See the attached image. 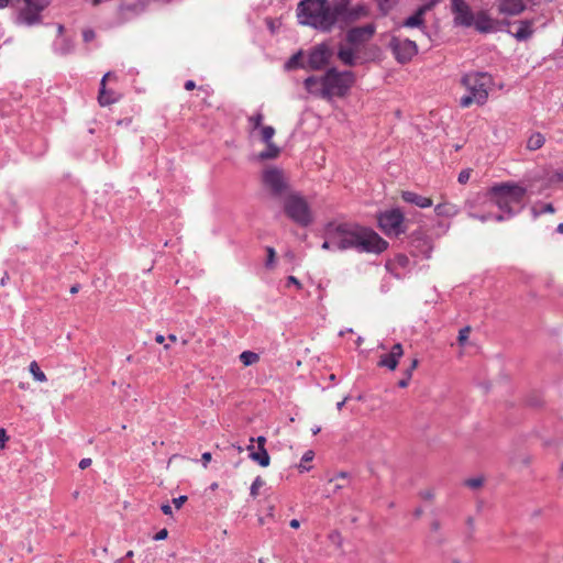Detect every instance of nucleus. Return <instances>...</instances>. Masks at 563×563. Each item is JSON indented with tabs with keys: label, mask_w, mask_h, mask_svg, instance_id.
I'll return each mask as SVG.
<instances>
[{
	"label": "nucleus",
	"mask_w": 563,
	"mask_h": 563,
	"mask_svg": "<svg viewBox=\"0 0 563 563\" xmlns=\"http://www.w3.org/2000/svg\"><path fill=\"white\" fill-rule=\"evenodd\" d=\"M323 250L345 251L354 249L358 252L379 254L388 247V242L374 230L347 223H329L324 230Z\"/></svg>",
	"instance_id": "1"
},
{
	"label": "nucleus",
	"mask_w": 563,
	"mask_h": 563,
	"mask_svg": "<svg viewBox=\"0 0 563 563\" xmlns=\"http://www.w3.org/2000/svg\"><path fill=\"white\" fill-rule=\"evenodd\" d=\"M263 188L283 203L288 219L299 227L307 228L313 222V212L308 200L292 189L287 178H263Z\"/></svg>",
	"instance_id": "2"
},
{
	"label": "nucleus",
	"mask_w": 563,
	"mask_h": 563,
	"mask_svg": "<svg viewBox=\"0 0 563 563\" xmlns=\"http://www.w3.org/2000/svg\"><path fill=\"white\" fill-rule=\"evenodd\" d=\"M345 0H302L297 7L299 23L318 31L329 32L340 21V14L345 10Z\"/></svg>",
	"instance_id": "3"
},
{
	"label": "nucleus",
	"mask_w": 563,
	"mask_h": 563,
	"mask_svg": "<svg viewBox=\"0 0 563 563\" xmlns=\"http://www.w3.org/2000/svg\"><path fill=\"white\" fill-rule=\"evenodd\" d=\"M461 84L467 93L461 97L460 106L468 108L473 103L483 106L488 99V90L493 85V77L488 73L472 71L461 78Z\"/></svg>",
	"instance_id": "4"
},
{
	"label": "nucleus",
	"mask_w": 563,
	"mask_h": 563,
	"mask_svg": "<svg viewBox=\"0 0 563 563\" xmlns=\"http://www.w3.org/2000/svg\"><path fill=\"white\" fill-rule=\"evenodd\" d=\"M355 81L350 70L339 71L332 67L321 77L320 97L331 100L333 97H345Z\"/></svg>",
	"instance_id": "5"
},
{
	"label": "nucleus",
	"mask_w": 563,
	"mask_h": 563,
	"mask_svg": "<svg viewBox=\"0 0 563 563\" xmlns=\"http://www.w3.org/2000/svg\"><path fill=\"white\" fill-rule=\"evenodd\" d=\"M526 192L525 187L511 181H506L492 187L489 196L492 201H494L499 209L511 212L521 207Z\"/></svg>",
	"instance_id": "6"
},
{
	"label": "nucleus",
	"mask_w": 563,
	"mask_h": 563,
	"mask_svg": "<svg viewBox=\"0 0 563 563\" xmlns=\"http://www.w3.org/2000/svg\"><path fill=\"white\" fill-rule=\"evenodd\" d=\"M15 16L18 25L34 26L42 22V12L49 5V0H22Z\"/></svg>",
	"instance_id": "7"
},
{
	"label": "nucleus",
	"mask_w": 563,
	"mask_h": 563,
	"mask_svg": "<svg viewBox=\"0 0 563 563\" xmlns=\"http://www.w3.org/2000/svg\"><path fill=\"white\" fill-rule=\"evenodd\" d=\"M379 229L388 236H399L406 232L405 216L399 209H390L377 216Z\"/></svg>",
	"instance_id": "8"
},
{
	"label": "nucleus",
	"mask_w": 563,
	"mask_h": 563,
	"mask_svg": "<svg viewBox=\"0 0 563 563\" xmlns=\"http://www.w3.org/2000/svg\"><path fill=\"white\" fill-rule=\"evenodd\" d=\"M389 47L396 60L401 64L408 63L418 53L416 42L408 38L401 40L394 36L389 42Z\"/></svg>",
	"instance_id": "9"
},
{
	"label": "nucleus",
	"mask_w": 563,
	"mask_h": 563,
	"mask_svg": "<svg viewBox=\"0 0 563 563\" xmlns=\"http://www.w3.org/2000/svg\"><path fill=\"white\" fill-rule=\"evenodd\" d=\"M451 10L454 14V23L462 26H471L474 22V15L470 5L464 0H450Z\"/></svg>",
	"instance_id": "10"
},
{
	"label": "nucleus",
	"mask_w": 563,
	"mask_h": 563,
	"mask_svg": "<svg viewBox=\"0 0 563 563\" xmlns=\"http://www.w3.org/2000/svg\"><path fill=\"white\" fill-rule=\"evenodd\" d=\"M375 30L376 29L373 23L352 27L346 32V42L354 46L364 44L373 37Z\"/></svg>",
	"instance_id": "11"
},
{
	"label": "nucleus",
	"mask_w": 563,
	"mask_h": 563,
	"mask_svg": "<svg viewBox=\"0 0 563 563\" xmlns=\"http://www.w3.org/2000/svg\"><path fill=\"white\" fill-rule=\"evenodd\" d=\"M331 55L332 52L327 44H319L310 52L308 65L311 69L319 70L329 63Z\"/></svg>",
	"instance_id": "12"
},
{
	"label": "nucleus",
	"mask_w": 563,
	"mask_h": 563,
	"mask_svg": "<svg viewBox=\"0 0 563 563\" xmlns=\"http://www.w3.org/2000/svg\"><path fill=\"white\" fill-rule=\"evenodd\" d=\"M404 355V349L400 343L393 345L388 353L380 355L377 366L386 367L389 371H395L398 366L399 360Z\"/></svg>",
	"instance_id": "13"
},
{
	"label": "nucleus",
	"mask_w": 563,
	"mask_h": 563,
	"mask_svg": "<svg viewBox=\"0 0 563 563\" xmlns=\"http://www.w3.org/2000/svg\"><path fill=\"white\" fill-rule=\"evenodd\" d=\"M147 7L146 0H136L133 3H121L119 7L120 13L124 19H131L145 11Z\"/></svg>",
	"instance_id": "14"
},
{
	"label": "nucleus",
	"mask_w": 563,
	"mask_h": 563,
	"mask_svg": "<svg viewBox=\"0 0 563 563\" xmlns=\"http://www.w3.org/2000/svg\"><path fill=\"white\" fill-rule=\"evenodd\" d=\"M431 7H432V4L428 3V4H423L420 8H418L417 11L412 15L408 16L402 22V26L424 29L426 25H424L423 16H424L426 12L431 9Z\"/></svg>",
	"instance_id": "15"
},
{
	"label": "nucleus",
	"mask_w": 563,
	"mask_h": 563,
	"mask_svg": "<svg viewBox=\"0 0 563 563\" xmlns=\"http://www.w3.org/2000/svg\"><path fill=\"white\" fill-rule=\"evenodd\" d=\"M526 8L523 0H500L499 11L508 15L521 13Z\"/></svg>",
	"instance_id": "16"
},
{
	"label": "nucleus",
	"mask_w": 563,
	"mask_h": 563,
	"mask_svg": "<svg viewBox=\"0 0 563 563\" xmlns=\"http://www.w3.org/2000/svg\"><path fill=\"white\" fill-rule=\"evenodd\" d=\"M401 198L408 203H412L420 208H428L432 206V200L428 197L420 196L413 191H401Z\"/></svg>",
	"instance_id": "17"
},
{
	"label": "nucleus",
	"mask_w": 563,
	"mask_h": 563,
	"mask_svg": "<svg viewBox=\"0 0 563 563\" xmlns=\"http://www.w3.org/2000/svg\"><path fill=\"white\" fill-rule=\"evenodd\" d=\"M111 76V73H107L102 79H101V82H100V89H99V96H98V101L99 103L104 107V106H109V104H112L113 102H115V98L113 97V92L111 90H107L106 89V80Z\"/></svg>",
	"instance_id": "18"
},
{
	"label": "nucleus",
	"mask_w": 563,
	"mask_h": 563,
	"mask_svg": "<svg viewBox=\"0 0 563 563\" xmlns=\"http://www.w3.org/2000/svg\"><path fill=\"white\" fill-rule=\"evenodd\" d=\"M247 450L250 451V459L254 462H256L262 467H267L271 463V457L268 455V452L266 449L254 450V444L247 445Z\"/></svg>",
	"instance_id": "19"
},
{
	"label": "nucleus",
	"mask_w": 563,
	"mask_h": 563,
	"mask_svg": "<svg viewBox=\"0 0 563 563\" xmlns=\"http://www.w3.org/2000/svg\"><path fill=\"white\" fill-rule=\"evenodd\" d=\"M532 22L525 20L519 23V26L514 35L518 41H526L532 35Z\"/></svg>",
	"instance_id": "20"
},
{
	"label": "nucleus",
	"mask_w": 563,
	"mask_h": 563,
	"mask_svg": "<svg viewBox=\"0 0 563 563\" xmlns=\"http://www.w3.org/2000/svg\"><path fill=\"white\" fill-rule=\"evenodd\" d=\"M305 88L309 93L317 95L320 97L321 77L316 76L307 77L303 81Z\"/></svg>",
	"instance_id": "21"
},
{
	"label": "nucleus",
	"mask_w": 563,
	"mask_h": 563,
	"mask_svg": "<svg viewBox=\"0 0 563 563\" xmlns=\"http://www.w3.org/2000/svg\"><path fill=\"white\" fill-rule=\"evenodd\" d=\"M338 57L346 66L355 65V54L352 48L340 47L338 51Z\"/></svg>",
	"instance_id": "22"
},
{
	"label": "nucleus",
	"mask_w": 563,
	"mask_h": 563,
	"mask_svg": "<svg viewBox=\"0 0 563 563\" xmlns=\"http://www.w3.org/2000/svg\"><path fill=\"white\" fill-rule=\"evenodd\" d=\"M329 484H333V492L343 489L349 484V475L345 472H340L334 477L329 479Z\"/></svg>",
	"instance_id": "23"
},
{
	"label": "nucleus",
	"mask_w": 563,
	"mask_h": 563,
	"mask_svg": "<svg viewBox=\"0 0 563 563\" xmlns=\"http://www.w3.org/2000/svg\"><path fill=\"white\" fill-rule=\"evenodd\" d=\"M545 139L540 132H536L530 135L527 141V148L530 151H537L543 146Z\"/></svg>",
	"instance_id": "24"
},
{
	"label": "nucleus",
	"mask_w": 563,
	"mask_h": 563,
	"mask_svg": "<svg viewBox=\"0 0 563 563\" xmlns=\"http://www.w3.org/2000/svg\"><path fill=\"white\" fill-rule=\"evenodd\" d=\"M74 49V44L69 38H62L60 42H56L54 44L55 53L59 55H67L71 53Z\"/></svg>",
	"instance_id": "25"
},
{
	"label": "nucleus",
	"mask_w": 563,
	"mask_h": 563,
	"mask_svg": "<svg viewBox=\"0 0 563 563\" xmlns=\"http://www.w3.org/2000/svg\"><path fill=\"white\" fill-rule=\"evenodd\" d=\"M265 144H266V150L258 154V158L261 161L276 158L280 152L279 147L277 145H275L273 142L265 143Z\"/></svg>",
	"instance_id": "26"
},
{
	"label": "nucleus",
	"mask_w": 563,
	"mask_h": 563,
	"mask_svg": "<svg viewBox=\"0 0 563 563\" xmlns=\"http://www.w3.org/2000/svg\"><path fill=\"white\" fill-rule=\"evenodd\" d=\"M244 366H251L260 362V355L253 351H244L239 356Z\"/></svg>",
	"instance_id": "27"
},
{
	"label": "nucleus",
	"mask_w": 563,
	"mask_h": 563,
	"mask_svg": "<svg viewBox=\"0 0 563 563\" xmlns=\"http://www.w3.org/2000/svg\"><path fill=\"white\" fill-rule=\"evenodd\" d=\"M29 371L30 373L32 374V376L34 377L35 380L37 382H46L47 378H46V375L44 374V372L40 368L37 362L35 361H32L30 363V366H29Z\"/></svg>",
	"instance_id": "28"
},
{
	"label": "nucleus",
	"mask_w": 563,
	"mask_h": 563,
	"mask_svg": "<svg viewBox=\"0 0 563 563\" xmlns=\"http://www.w3.org/2000/svg\"><path fill=\"white\" fill-rule=\"evenodd\" d=\"M314 457V452L312 450H308L303 453L301 457V462L298 465L299 472H308L311 470V466L307 465V463L311 462Z\"/></svg>",
	"instance_id": "29"
},
{
	"label": "nucleus",
	"mask_w": 563,
	"mask_h": 563,
	"mask_svg": "<svg viewBox=\"0 0 563 563\" xmlns=\"http://www.w3.org/2000/svg\"><path fill=\"white\" fill-rule=\"evenodd\" d=\"M265 485V479L262 476H257L250 488V495L256 498L260 495L261 488Z\"/></svg>",
	"instance_id": "30"
},
{
	"label": "nucleus",
	"mask_w": 563,
	"mask_h": 563,
	"mask_svg": "<svg viewBox=\"0 0 563 563\" xmlns=\"http://www.w3.org/2000/svg\"><path fill=\"white\" fill-rule=\"evenodd\" d=\"M275 135V129L271 125L261 128V139L264 143L272 142L273 136Z\"/></svg>",
	"instance_id": "31"
},
{
	"label": "nucleus",
	"mask_w": 563,
	"mask_h": 563,
	"mask_svg": "<svg viewBox=\"0 0 563 563\" xmlns=\"http://www.w3.org/2000/svg\"><path fill=\"white\" fill-rule=\"evenodd\" d=\"M555 209L552 203H540L533 207V212L536 216L542 213H554Z\"/></svg>",
	"instance_id": "32"
},
{
	"label": "nucleus",
	"mask_w": 563,
	"mask_h": 563,
	"mask_svg": "<svg viewBox=\"0 0 563 563\" xmlns=\"http://www.w3.org/2000/svg\"><path fill=\"white\" fill-rule=\"evenodd\" d=\"M263 120H264V115L262 112H257L254 115L249 118V122L253 130L261 129Z\"/></svg>",
	"instance_id": "33"
},
{
	"label": "nucleus",
	"mask_w": 563,
	"mask_h": 563,
	"mask_svg": "<svg viewBox=\"0 0 563 563\" xmlns=\"http://www.w3.org/2000/svg\"><path fill=\"white\" fill-rule=\"evenodd\" d=\"M301 59V52H298L297 54L292 55L288 62L286 63V68L292 69L300 65Z\"/></svg>",
	"instance_id": "34"
},
{
	"label": "nucleus",
	"mask_w": 563,
	"mask_h": 563,
	"mask_svg": "<svg viewBox=\"0 0 563 563\" xmlns=\"http://www.w3.org/2000/svg\"><path fill=\"white\" fill-rule=\"evenodd\" d=\"M470 332H471L470 327H464L463 329L460 330L457 341L461 345L465 344V342L468 339Z\"/></svg>",
	"instance_id": "35"
},
{
	"label": "nucleus",
	"mask_w": 563,
	"mask_h": 563,
	"mask_svg": "<svg viewBox=\"0 0 563 563\" xmlns=\"http://www.w3.org/2000/svg\"><path fill=\"white\" fill-rule=\"evenodd\" d=\"M266 252H267L266 267H273V264H274L275 257H276V252L271 246L266 247Z\"/></svg>",
	"instance_id": "36"
},
{
	"label": "nucleus",
	"mask_w": 563,
	"mask_h": 563,
	"mask_svg": "<svg viewBox=\"0 0 563 563\" xmlns=\"http://www.w3.org/2000/svg\"><path fill=\"white\" fill-rule=\"evenodd\" d=\"M96 38V32L92 29H85L82 31V40L85 43H89Z\"/></svg>",
	"instance_id": "37"
},
{
	"label": "nucleus",
	"mask_w": 563,
	"mask_h": 563,
	"mask_svg": "<svg viewBox=\"0 0 563 563\" xmlns=\"http://www.w3.org/2000/svg\"><path fill=\"white\" fill-rule=\"evenodd\" d=\"M465 485L471 488H474V489L479 488L483 485V478H481V477L470 478L465 482Z\"/></svg>",
	"instance_id": "38"
},
{
	"label": "nucleus",
	"mask_w": 563,
	"mask_h": 563,
	"mask_svg": "<svg viewBox=\"0 0 563 563\" xmlns=\"http://www.w3.org/2000/svg\"><path fill=\"white\" fill-rule=\"evenodd\" d=\"M250 442H251V444H253L254 442H256V443H257V448H258L260 450H262V449H265L266 438H265V437H263V435H261V437H258V438H256V439H253V438H252V439L250 440Z\"/></svg>",
	"instance_id": "39"
},
{
	"label": "nucleus",
	"mask_w": 563,
	"mask_h": 563,
	"mask_svg": "<svg viewBox=\"0 0 563 563\" xmlns=\"http://www.w3.org/2000/svg\"><path fill=\"white\" fill-rule=\"evenodd\" d=\"M186 501H187V496H179V497L173 499V504L177 509H180Z\"/></svg>",
	"instance_id": "40"
},
{
	"label": "nucleus",
	"mask_w": 563,
	"mask_h": 563,
	"mask_svg": "<svg viewBox=\"0 0 563 563\" xmlns=\"http://www.w3.org/2000/svg\"><path fill=\"white\" fill-rule=\"evenodd\" d=\"M419 361L413 358L409 368L406 369L405 374L409 377L412 376L413 371L418 367Z\"/></svg>",
	"instance_id": "41"
},
{
	"label": "nucleus",
	"mask_w": 563,
	"mask_h": 563,
	"mask_svg": "<svg viewBox=\"0 0 563 563\" xmlns=\"http://www.w3.org/2000/svg\"><path fill=\"white\" fill-rule=\"evenodd\" d=\"M212 459V455L210 452H205L202 455H201V461H202V465L205 468H207L208 466V463L211 461Z\"/></svg>",
	"instance_id": "42"
},
{
	"label": "nucleus",
	"mask_w": 563,
	"mask_h": 563,
	"mask_svg": "<svg viewBox=\"0 0 563 563\" xmlns=\"http://www.w3.org/2000/svg\"><path fill=\"white\" fill-rule=\"evenodd\" d=\"M167 536H168V531H167V529H162L161 531H158V532L155 534L154 540H157V541H159V540H164V539H166V538H167Z\"/></svg>",
	"instance_id": "43"
},
{
	"label": "nucleus",
	"mask_w": 563,
	"mask_h": 563,
	"mask_svg": "<svg viewBox=\"0 0 563 563\" xmlns=\"http://www.w3.org/2000/svg\"><path fill=\"white\" fill-rule=\"evenodd\" d=\"M92 461L91 459L89 457H86V459H82L80 462H79V467L81 470H86L87 467H89L91 465Z\"/></svg>",
	"instance_id": "44"
},
{
	"label": "nucleus",
	"mask_w": 563,
	"mask_h": 563,
	"mask_svg": "<svg viewBox=\"0 0 563 563\" xmlns=\"http://www.w3.org/2000/svg\"><path fill=\"white\" fill-rule=\"evenodd\" d=\"M410 379H411V377H409V376H407V375L405 374V377H404V378H401V379L398 382V386H399L400 388H406V387L409 385Z\"/></svg>",
	"instance_id": "45"
},
{
	"label": "nucleus",
	"mask_w": 563,
	"mask_h": 563,
	"mask_svg": "<svg viewBox=\"0 0 563 563\" xmlns=\"http://www.w3.org/2000/svg\"><path fill=\"white\" fill-rule=\"evenodd\" d=\"M489 29L490 27L488 25L484 24V21H477L476 22V30H478L479 32H488Z\"/></svg>",
	"instance_id": "46"
},
{
	"label": "nucleus",
	"mask_w": 563,
	"mask_h": 563,
	"mask_svg": "<svg viewBox=\"0 0 563 563\" xmlns=\"http://www.w3.org/2000/svg\"><path fill=\"white\" fill-rule=\"evenodd\" d=\"M262 176H266V177H269V176H282V174L277 169H266V170H264Z\"/></svg>",
	"instance_id": "47"
},
{
	"label": "nucleus",
	"mask_w": 563,
	"mask_h": 563,
	"mask_svg": "<svg viewBox=\"0 0 563 563\" xmlns=\"http://www.w3.org/2000/svg\"><path fill=\"white\" fill-rule=\"evenodd\" d=\"M287 283L297 286L298 289L301 288V283L295 276H289Z\"/></svg>",
	"instance_id": "48"
},
{
	"label": "nucleus",
	"mask_w": 563,
	"mask_h": 563,
	"mask_svg": "<svg viewBox=\"0 0 563 563\" xmlns=\"http://www.w3.org/2000/svg\"><path fill=\"white\" fill-rule=\"evenodd\" d=\"M430 528L433 532H438L441 529V523L439 520H433L430 525Z\"/></svg>",
	"instance_id": "49"
},
{
	"label": "nucleus",
	"mask_w": 563,
	"mask_h": 563,
	"mask_svg": "<svg viewBox=\"0 0 563 563\" xmlns=\"http://www.w3.org/2000/svg\"><path fill=\"white\" fill-rule=\"evenodd\" d=\"M161 509H162L164 515L169 516V515L173 514L172 507L168 504L162 505Z\"/></svg>",
	"instance_id": "50"
},
{
	"label": "nucleus",
	"mask_w": 563,
	"mask_h": 563,
	"mask_svg": "<svg viewBox=\"0 0 563 563\" xmlns=\"http://www.w3.org/2000/svg\"><path fill=\"white\" fill-rule=\"evenodd\" d=\"M8 435L4 429L0 428V443L8 441Z\"/></svg>",
	"instance_id": "51"
},
{
	"label": "nucleus",
	"mask_w": 563,
	"mask_h": 563,
	"mask_svg": "<svg viewBox=\"0 0 563 563\" xmlns=\"http://www.w3.org/2000/svg\"><path fill=\"white\" fill-rule=\"evenodd\" d=\"M195 88H196V84H195V81H194V80H187V81L185 82V89H186V90H192V89H195Z\"/></svg>",
	"instance_id": "52"
},
{
	"label": "nucleus",
	"mask_w": 563,
	"mask_h": 563,
	"mask_svg": "<svg viewBox=\"0 0 563 563\" xmlns=\"http://www.w3.org/2000/svg\"><path fill=\"white\" fill-rule=\"evenodd\" d=\"M289 526L294 529H298L300 523L297 519H292V520H290Z\"/></svg>",
	"instance_id": "53"
},
{
	"label": "nucleus",
	"mask_w": 563,
	"mask_h": 563,
	"mask_svg": "<svg viewBox=\"0 0 563 563\" xmlns=\"http://www.w3.org/2000/svg\"><path fill=\"white\" fill-rule=\"evenodd\" d=\"M155 341L158 343V344H163L164 341H165V336L163 334H156L155 336Z\"/></svg>",
	"instance_id": "54"
},
{
	"label": "nucleus",
	"mask_w": 563,
	"mask_h": 563,
	"mask_svg": "<svg viewBox=\"0 0 563 563\" xmlns=\"http://www.w3.org/2000/svg\"><path fill=\"white\" fill-rule=\"evenodd\" d=\"M80 286L78 284L70 287V294L75 295L79 291Z\"/></svg>",
	"instance_id": "55"
},
{
	"label": "nucleus",
	"mask_w": 563,
	"mask_h": 563,
	"mask_svg": "<svg viewBox=\"0 0 563 563\" xmlns=\"http://www.w3.org/2000/svg\"><path fill=\"white\" fill-rule=\"evenodd\" d=\"M330 539H331L332 541H335V540H339V541H340L341 536H340V533H339V532H333V533H331V534H330Z\"/></svg>",
	"instance_id": "56"
},
{
	"label": "nucleus",
	"mask_w": 563,
	"mask_h": 563,
	"mask_svg": "<svg viewBox=\"0 0 563 563\" xmlns=\"http://www.w3.org/2000/svg\"><path fill=\"white\" fill-rule=\"evenodd\" d=\"M8 279H9V274L5 272V273H4V275H3V277H2V278H1V280H0V284H1L2 286H4V285L7 284V282H8Z\"/></svg>",
	"instance_id": "57"
},
{
	"label": "nucleus",
	"mask_w": 563,
	"mask_h": 563,
	"mask_svg": "<svg viewBox=\"0 0 563 563\" xmlns=\"http://www.w3.org/2000/svg\"><path fill=\"white\" fill-rule=\"evenodd\" d=\"M64 31H65L64 25L63 24H58L57 25V34H58V36H62Z\"/></svg>",
	"instance_id": "58"
},
{
	"label": "nucleus",
	"mask_w": 563,
	"mask_h": 563,
	"mask_svg": "<svg viewBox=\"0 0 563 563\" xmlns=\"http://www.w3.org/2000/svg\"><path fill=\"white\" fill-rule=\"evenodd\" d=\"M466 523H467V526H468L471 529H473V528H474V519H473L472 517H468V518L466 519Z\"/></svg>",
	"instance_id": "59"
},
{
	"label": "nucleus",
	"mask_w": 563,
	"mask_h": 563,
	"mask_svg": "<svg viewBox=\"0 0 563 563\" xmlns=\"http://www.w3.org/2000/svg\"><path fill=\"white\" fill-rule=\"evenodd\" d=\"M445 563H461V560L459 558H451Z\"/></svg>",
	"instance_id": "60"
},
{
	"label": "nucleus",
	"mask_w": 563,
	"mask_h": 563,
	"mask_svg": "<svg viewBox=\"0 0 563 563\" xmlns=\"http://www.w3.org/2000/svg\"><path fill=\"white\" fill-rule=\"evenodd\" d=\"M346 400H347V398H344L342 401H340V402H338V404H336V408H338V410H341V409H342V407L344 406V404L346 402Z\"/></svg>",
	"instance_id": "61"
},
{
	"label": "nucleus",
	"mask_w": 563,
	"mask_h": 563,
	"mask_svg": "<svg viewBox=\"0 0 563 563\" xmlns=\"http://www.w3.org/2000/svg\"><path fill=\"white\" fill-rule=\"evenodd\" d=\"M9 0H0V9H3L8 5Z\"/></svg>",
	"instance_id": "62"
},
{
	"label": "nucleus",
	"mask_w": 563,
	"mask_h": 563,
	"mask_svg": "<svg viewBox=\"0 0 563 563\" xmlns=\"http://www.w3.org/2000/svg\"><path fill=\"white\" fill-rule=\"evenodd\" d=\"M459 176H470V169H463L460 172Z\"/></svg>",
	"instance_id": "63"
},
{
	"label": "nucleus",
	"mask_w": 563,
	"mask_h": 563,
	"mask_svg": "<svg viewBox=\"0 0 563 563\" xmlns=\"http://www.w3.org/2000/svg\"><path fill=\"white\" fill-rule=\"evenodd\" d=\"M556 231L563 233V223H560L556 228Z\"/></svg>",
	"instance_id": "64"
}]
</instances>
